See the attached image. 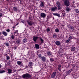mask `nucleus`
<instances>
[{
  "label": "nucleus",
  "mask_w": 79,
  "mask_h": 79,
  "mask_svg": "<svg viewBox=\"0 0 79 79\" xmlns=\"http://www.w3.org/2000/svg\"><path fill=\"white\" fill-rule=\"evenodd\" d=\"M41 59L43 61H45L46 60V58H45L44 56H42L41 57Z\"/></svg>",
  "instance_id": "nucleus-13"
},
{
  "label": "nucleus",
  "mask_w": 79,
  "mask_h": 79,
  "mask_svg": "<svg viewBox=\"0 0 79 79\" xmlns=\"http://www.w3.org/2000/svg\"><path fill=\"white\" fill-rule=\"evenodd\" d=\"M17 43L18 44H20V42H21V41L19 40H17L16 41Z\"/></svg>",
  "instance_id": "nucleus-31"
},
{
  "label": "nucleus",
  "mask_w": 79,
  "mask_h": 79,
  "mask_svg": "<svg viewBox=\"0 0 79 79\" xmlns=\"http://www.w3.org/2000/svg\"><path fill=\"white\" fill-rule=\"evenodd\" d=\"M47 32H49V31H50V29L49 28H47Z\"/></svg>",
  "instance_id": "nucleus-41"
},
{
  "label": "nucleus",
  "mask_w": 79,
  "mask_h": 79,
  "mask_svg": "<svg viewBox=\"0 0 79 79\" xmlns=\"http://www.w3.org/2000/svg\"><path fill=\"white\" fill-rule=\"evenodd\" d=\"M13 11H18L19 10L18 7L16 6H15L13 7Z\"/></svg>",
  "instance_id": "nucleus-11"
},
{
  "label": "nucleus",
  "mask_w": 79,
  "mask_h": 79,
  "mask_svg": "<svg viewBox=\"0 0 79 79\" xmlns=\"http://www.w3.org/2000/svg\"><path fill=\"white\" fill-rule=\"evenodd\" d=\"M64 4L66 6H69L70 5V2L68 0H65L64 1Z\"/></svg>",
  "instance_id": "nucleus-3"
},
{
  "label": "nucleus",
  "mask_w": 79,
  "mask_h": 79,
  "mask_svg": "<svg viewBox=\"0 0 79 79\" xmlns=\"http://www.w3.org/2000/svg\"><path fill=\"white\" fill-rule=\"evenodd\" d=\"M70 41V40L69 39H68V40H67L66 42V43H68V42H69Z\"/></svg>",
  "instance_id": "nucleus-38"
},
{
  "label": "nucleus",
  "mask_w": 79,
  "mask_h": 79,
  "mask_svg": "<svg viewBox=\"0 0 79 79\" xmlns=\"http://www.w3.org/2000/svg\"><path fill=\"white\" fill-rule=\"evenodd\" d=\"M62 15L63 16H65V15H66V13H62Z\"/></svg>",
  "instance_id": "nucleus-39"
},
{
  "label": "nucleus",
  "mask_w": 79,
  "mask_h": 79,
  "mask_svg": "<svg viewBox=\"0 0 79 79\" xmlns=\"http://www.w3.org/2000/svg\"><path fill=\"white\" fill-rule=\"evenodd\" d=\"M2 34L4 35L5 36H7V35H8V33L6 32L5 31H2Z\"/></svg>",
  "instance_id": "nucleus-16"
},
{
  "label": "nucleus",
  "mask_w": 79,
  "mask_h": 79,
  "mask_svg": "<svg viewBox=\"0 0 79 79\" xmlns=\"http://www.w3.org/2000/svg\"><path fill=\"white\" fill-rule=\"evenodd\" d=\"M2 13H0V18H2Z\"/></svg>",
  "instance_id": "nucleus-42"
},
{
  "label": "nucleus",
  "mask_w": 79,
  "mask_h": 79,
  "mask_svg": "<svg viewBox=\"0 0 79 79\" xmlns=\"http://www.w3.org/2000/svg\"><path fill=\"white\" fill-rule=\"evenodd\" d=\"M26 68H28V66H26Z\"/></svg>",
  "instance_id": "nucleus-52"
},
{
  "label": "nucleus",
  "mask_w": 79,
  "mask_h": 79,
  "mask_svg": "<svg viewBox=\"0 0 79 79\" xmlns=\"http://www.w3.org/2000/svg\"><path fill=\"white\" fill-rule=\"evenodd\" d=\"M23 42L24 43H26L27 42V39L26 38H24L23 39Z\"/></svg>",
  "instance_id": "nucleus-25"
},
{
  "label": "nucleus",
  "mask_w": 79,
  "mask_h": 79,
  "mask_svg": "<svg viewBox=\"0 0 79 79\" xmlns=\"http://www.w3.org/2000/svg\"><path fill=\"white\" fill-rule=\"evenodd\" d=\"M40 16L41 18H45L46 17V14L44 13H42L40 14Z\"/></svg>",
  "instance_id": "nucleus-9"
},
{
  "label": "nucleus",
  "mask_w": 79,
  "mask_h": 79,
  "mask_svg": "<svg viewBox=\"0 0 79 79\" xmlns=\"http://www.w3.org/2000/svg\"><path fill=\"white\" fill-rule=\"evenodd\" d=\"M71 51H75L76 48L74 47H71Z\"/></svg>",
  "instance_id": "nucleus-17"
},
{
  "label": "nucleus",
  "mask_w": 79,
  "mask_h": 79,
  "mask_svg": "<svg viewBox=\"0 0 79 79\" xmlns=\"http://www.w3.org/2000/svg\"><path fill=\"white\" fill-rule=\"evenodd\" d=\"M6 59H7V60H9L10 59V57L7 56L6 57Z\"/></svg>",
  "instance_id": "nucleus-44"
},
{
  "label": "nucleus",
  "mask_w": 79,
  "mask_h": 79,
  "mask_svg": "<svg viewBox=\"0 0 79 79\" xmlns=\"http://www.w3.org/2000/svg\"><path fill=\"white\" fill-rule=\"evenodd\" d=\"M69 39L70 40L71 39H73V36H70L69 38Z\"/></svg>",
  "instance_id": "nucleus-34"
},
{
  "label": "nucleus",
  "mask_w": 79,
  "mask_h": 79,
  "mask_svg": "<svg viewBox=\"0 0 79 79\" xmlns=\"http://www.w3.org/2000/svg\"><path fill=\"white\" fill-rule=\"evenodd\" d=\"M2 39H3V40H4V38L3 37L2 38H1Z\"/></svg>",
  "instance_id": "nucleus-50"
},
{
  "label": "nucleus",
  "mask_w": 79,
  "mask_h": 79,
  "mask_svg": "<svg viewBox=\"0 0 79 79\" xmlns=\"http://www.w3.org/2000/svg\"><path fill=\"white\" fill-rule=\"evenodd\" d=\"M39 37L38 36H34L33 38V40L34 41V42H37V39L39 38Z\"/></svg>",
  "instance_id": "nucleus-7"
},
{
  "label": "nucleus",
  "mask_w": 79,
  "mask_h": 79,
  "mask_svg": "<svg viewBox=\"0 0 79 79\" xmlns=\"http://www.w3.org/2000/svg\"><path fill=\"white\" fill-rule=\"evenodd\" d=\"M35 48H36V49H39V45L38 44H35Z\"/></svg>",
  "instance_id": "nucleus-15"
},
{
  "label": "nucleus",
  "mask_w": 79,
  "mask_h": 79,
  "mask_svg": "<svg viewBox=\"0 0 79 79\" xmlns=\"http://www.w3.org/2000/svg\"><path fill=\"white\" fill-rule=\"evenodd\" d=\"M40 40V41H41L40 42V44L41 45V44H42L43 43H44V40H43V39L42 38V37H39Z\"/></svg>",
  "instance_id": "nucleus-12"
},
{
  "label": "nucleus",
  "mask_w": 79,
  "mask_h": 79,
  "mask_svg": "<svg viewBox=\"0 0 79 79\" xmlns=\"http://www.w3.org/2000/svg\"><path fill=\"white\" fill-rule=\"evenodd\" d=\"M6 1H9V0H6Z\"/></svg>",
  "instance_id": "nucleus-53"
},
{
  "label": "nucleus",
  "mask_w": 79,
  "mask_h": 79,
  "mask_svg": "<svg viewBox=\"0 0 79 79\" xmlns=\"http://www.w3.org/2000/svg\"><path fill=\"white\" fill-rule=\"evenodd\" d=\"M55 43L56 45H57V46H59V45H60V42L59 41H56Z\"/></svg>",
  "instance_id": "nucleus-14"
},
{
  "label": "nucleus",
  "mask_w": 79,
  "mask_h": 79,
  "mask_svg": "<svg viewBox=\"0 0 79 79\" xmlns=\"http://www.w3.org/2000/svg\"><path fill=\"white\" fill-rule=\"evenodd\" d=\"M0 35H1V32H0Z\"/></svg>",
  "instance_id": "nucleus-54"
},
{
  "label": "nucleus",
  "mask_w": 79,
  "mask_h": 79,
  "mask_svg": "<svg viewBox=\"0 0 79 79\" xmlns=\"http://www.w3.org/2000/svg\"><path fill=\"white\" fill-rule=\"evenodd\" d=\"M57 8L58 10H61V7L60 6H57Z\"/></svg>",
  "instance_id": "nucleus-32"
},
{
  "label": "nucleus",
  "mask_w": 79,
  "mask_h": 79,
  "mask_svg": "<svg viewBox=\"0 0 79 79\" xmlns=\"http://www.w3.org/2000/svg\"><path fill=\"white\" fill-rule=\"evenodd\" d=\"M23 78L25 79H30L31 77V76L30 74L28 73H25L22 76Z\"/></svg>",
  "instance_id": "nucleus-1"
},
{
  "label": "nucleus",
  "mask_w": 79,
  "mask_h": 79,
  "mask_svg": "<svg viewBox=\"0 0 79 79\" xmlns=\"http://www.w3.org/2000/svg\"><path fill=\"white\" fill-rule=\"evenodd\" d=\"M19 24V23H17L16 25H15V26H17V25H18Z\"/></svg>",
  "instance_id": "nucleus-49"
},
{
  "label": "nucleus",
  "mask_w": 79,
  "mask_h": 79,
  "mask_svg": "<svg viewBox=\"0 0 79 79\" xmlns=\"http://www.w3.org/2000/svg\"><path fill=\"white\" fill-rule=\"evenodd\" d=\"M56 6H60V2L57 1L56 2Z\"/></svg>",
  "instance_id": "nucleus-22"
},
{
  "label": "nucleus",
  "mask_w": 79,
  "mask_h": 79,
  "mask_svg": "<svg viewBox=\"0 0 79 79\" xmlns=\"http://www.w3.org/2000/svg\"><path fill=\"white\" fill-rule=\"evenodd\" d=\"M54 59L53 58H51L50 59V60L51 62L52 63V62H53V61H54Z\"/></svg>",
  "instance_id": "nucleus-30"
},
{
  "label": "nucleus",
  "mask_w": 79,
  "mask_h": 79,
  "mask_svg": "<svg viewBox=\"0 0 79 79\" xmlns=\"http://www.w3.org/2000/svg\"><path fill=\"white\" fill-rule=\"evenodd\" d=\"M57 9H58V8L56 6H55V7L51 8V11H56Z\"/></svg>",
  "instance_id": "nucleus-8"
},
{
  "label": "nucleus",
  "mask_w": 79,
  "mask_h": 79,
  "mask_svg": "<svg viewBox=\"0 0 79 79\" xmlns=\"http://www.w3.org/2000/svg\"><path fill=\"white\" fill-rule=\"evenodd\" d=\"M11 38H12V39L14 40L15 39V37H14V36L13 35H12L11 36Z\"/></svg>",
  "instance_id": "nucleus-35"
},
{
  "label": "nucleus",
  "mask_w": 79,
  "mask_h": 79,
  "mask_svg": "<svg viewBox=\"0 0 79 79\" xmlns=\"http://www.w3.org/2000/svg\"><path fill=\"white\" fill-rule=\"evenodd\" d=\"M27 23L28 25H29V26H32V24H34L32 21L29 20H27Z\"/></svg>",
  "instance_id": "nucleus-4"
},
{
  "label": "nucleus",
  "mask_w": 79,
  "mask_h": 79,
  "mask_svg": "<svg viewBox=\"0 0 79 79\" xmlns=\"http://www.w3.org/2000/svg\"><path fill=\"white\" fill-rule=\"evenodd\" d=\"M72 70H70L67 72V73H66V74H69L71 73V71Z\"/></svg>",
  "instance_id": "nucleus-24"
},
{
  "label": "nucleus",
  "mask_w": 79,
  "mask_h": 79,
  "mask_svg": "<svg viewBox=\"0 0 79 79\" xmlns=\"http://www.w3.org/2000/svg\"><path fill=\"white\" fill-rule=\"evenodd\" d=\"M61 64H59L57 67V69H58L59 71H60L61 70Z\"/></svg>",
  "instance_id": "nucleus-18"
},
{
  "label": "nucleus",
  "mask_w": 79,
  "mask_h": 79,
  "mask_svg": "<svg viewBox=\"0 0 79 79\" xmlns=\"http://www.w3.org/2000/svg\"><path fill=\"white\" fill-rule=\"evenodd\" d=\"M32 62H29L28 64L29 65V66H32V64H33Z\"/></svg>",
  "instance_id": "nucleus-26"
},
{
  "label": "nucleus",
  "mask_w": 79,
  "mask_h": 79,
  "mask_svg": "<svg viewBox=\"0 0 79 79\" xmlns=\"http://www.w3.org/2000/svg\"><path fill=\"white\" fill-rule=\"evenodd\" d=\"M2 11V10H1V9H0V11Z\"/></svg>",
  "instance_id": "nucleus-55"
},
{
  "label": "nucleus",
  "mask_w": 79,
  "mask_h": 79,
  "mask_svg": "<svg viewBox=\"0 0 79 79\" xmlns=\"http://www.w3.org/2000/svg\"><path fill=\"white\" fill-rule=\"evenodd\" d=\"M6 31H7V32H10V29H8L6 30Z\"/></svg>",
  "instance_id": "nucleus-36"
},
{
  "label": "nucleus",
  "mask_w": 79,
  "mask_h": 79,
  "mask_svg": "<svg viewBox=\"0 0 79 79\" xmlns=\"http://www.w3.org/2000/svg\"><path fill=\"white\" fill-rule=\"evenodd\" d=\"M2 68V65L0 64V69H1Z\"/></svg>",
  "instance_id": "nucleus-48"
},
{
  "label": "nucleus",
  "mask_w": 79,
  "mask_h": 79,
  "mask_svg": "<svg viewBox=\"0 0 79 79\" xmlns=\"http://www.w3.org/2000/svg\"><path fill=\"white\" fill-rule=\"evenodd\" d=\"M38 56L39 57V58H41V55L39 54L38 55Z\"/></svg>",
  "instance_id": "nucleus-40"
},
{
  "label": "nucleus",
  "mask_w": 79,
  "mask_h": 79,
  "mask_svg": "<svg viewBox=\"0 0 79 79\" xmlns=\"http://www.w3.org/2000/svg\"><path fill=\"white\" fill-rule=\"evenodd\" d=\"M47 54L48 56H51V55H52V52H50V51H48L47 52Z\"/></svg>",
  "instance_id": "nucleus-20"
},
{
  "label": "nucleus",
  "mask_w": 79,
  "mask_h": 79,
  "mask_svg": "<svg viewBox=\"0 0 79 79\" xmlns=\"http://www.w3.org/2000/svg\"><path fill=\"white\" fill-rule=\"evenodd\" d=\"M70 8H69V7H68L67 8H66V10L67 11H69L70 10Z\"/></svg>",
  "instance_id": "nucleus-27"
},
{
  "label": "nucleus",
  "mask_w": 79,
  "mask_h": 79,
  "mask_svg": "<svg viewBox=\"0 0 79 79\" xmlns=\"http://www.w3.org/2000/svg\"><path fill=\"white\" fill-rule=\"evenodd\" d=\"M18 32V31L16 30L14 32V33L15 34H16V33H17V32Z\"/></svg>",
  "instance_id": "nucleus-46"
},
{
  "label": "nucleus",
  "mask_w": 79,
  "mask_h": 79,
  "mask_svg": "<svg viewBox=\"0 0 79 79\" xmlns=\"http://www.w3.org/2000/svg\"><path fill=\"white\" fill-rule=\"evenodd\" d=\"M55 31L56 32H59V29L58 28H56L55 29Z\"/></svg>",
  "instance_id": "nucleus-28"
},
{
  "label": "nucleus",
  "mask_w": 79,
  "mask_h": 79,
  "mask_svg": "<svg viewBox=\"0 0 79 79\" xmlns=\"http://www.w3.org/2000/svg\"><path fill=\"white\" fill-rule=\"evenodd\" d=\"M7 71L8 74H11V73H14L15 71H16V70L14 69H8Z\"/></svg>",
  "instance_id": "nucleus-2"
},
{
  "label": "nucleus",
  "mask_w": 79,
  "mask_h": 79,
  "mask_svg": "<svg viewBox=\"0 0 79 79\" xmlns=\"http://www.w3.org/2000/svg\"><path fill=\"white\" fill-rule=\"evenodd\" d=\"M52 15L54 16H58V17H60V14L56 13H52Z\"/></svg>",
  "instance_id": "nucleus-10"
},
{
  "label": "nucleus",
  "mask_w": 79,
  "mask_h": 79,
  "mask_svg": "<svg viewBox=\"0 0 79 79\" xmlns=\"http://www.w3.org/2000/svg\"><path fill=\"white\" fill-rule=\"evenodd\" d=\"M5 73V70H0V74H2V73Z\"/></svg>",
  "instance_id": "nucleus-21"
},
{
  "label": "nucleus",
  "mask_w": 79,
  "mask_h": 79,
  "mask_svg": "<svg viewBox=\"0 0 79 79\" xmlns=\"http://www.w3.org/2000/svg\"><path fill=\"white\" fill-rule=\"evenodd\" d=\"M57 36V35L56 34H55V33H54L53 34V37H54V38H56V37Z\"/></svg>",
  "instance_id": "nucleus-29"
},
{
  "label": "nucleus",
  "mask_w": 79,
  "mask_h": 79,
  "mask_svg": "<svg viewBox=\"0 0 79 79\" xmlns=\"http://www.w3.org/2000/svg\"><path fill=\"white\" fill-rule=\"evenodd\" d=\"M21 22L22 23H24V20H22Z\"/></svg>",
  "instance_id": "nucleus-45"
},
{
  "label": "nucleus",
  "mask_w": 79,
  "mask_h": 79,
  "mask_svg": "<svg viewBox=\"0 0 79 79\" xmlns=\"http://www.w3.org/2000/svg\"><path fill=\"white\" fill-rule=\"evenodd\" d=\"M70 30L71 31H73V30H74V27L73 26L71 27L70 28Z\"/></svg>",
  "instance_id": "nucleus-19"
},
{
  "label": "nucleus",
  "mask_w": 79,
  "mask_h": 79,
  "mask_svg": "<svg viewBox=\"0 0 79 79\" xmlns=\"http://www.w3.org/2000/svg\"><path fill=\"white\" fill-rule=\"evenodd\" d=\"M17 63L18 65H21V61H18Z\"/></svg>",
  "instance_id": "nucleus-23"
},
{
  "label": "nucleus",
  "mask_w": 79,
  "mask_h": 79,
  "mask_svg": "<svg viewBox=\"0 0 79 79\" xmlns=\"http://www.w3.org/2000/svg\"><path fill=\"white\" fill-rule=\"evenodd\" d=\"M67 27L68 28H70V26L69 25H68Z\"/></svg>",
  "instance_id": "nucleus-47"
},
{
  "label": "nucleus",
  "mask_w": 79,
  "mask_h": 79,
  "mask_svg": "<svg viewBox=\"0 0 79 79\" xmlns=\"http://www.w3.org/2000/svg\"><path fill=\"white\" fill-rule=\"evenodd\" d=\"M75 10L76 11V13H79V10L78 9H76Z\"/></svg>",
  "instance_id": "nucleus-33"
},
{
  "label": "nucleus",
  "mask_w": 79,
  "mask_h": 79,
  "mask_svg": "<svg viewBox=\"0 0 79 79\" xmlns=\"http://www.w3.org/2000/svg\"><path fill=\"white\" fill-rule=\"evenodd\" d=\"M6 46H9V43H6Z\"/></svg>",
  "instance_id": "nucleus-37"
},
{
  "label": "nucleus",
  "mask_w": 79,
  "mask_h": 79,
  "mask_svg": "<svg viewBox=\"0 0 79 79\" xmlns=\"http://www.w3.org/2000/svg\"><path fill=\"white\" fill-rule=\"evenodd\" d=\"M40 6L41 7L43 8H44V6H45V3L44 2H41V3L40 4Z\"/></svg>",
  "instance_id": "nucleus-6"
},
{
  "label": "nucleus",
  "mask_w": 79,
  "mask_h": 79,
  "mask_svg": "<svg viewBox=\"0 0 79 79\" xmlns=\"http://www.w3.org/2000/svg\"><path fill=\"white\" fill-rule=\"evenodd\" d=\"M13 28L14 29V28H15V27H13Z\"/></svg>",
  "instance_id": "nucleus-51"
},
{
  "label": "nucleus",
  "mask_w": 79,
  "mask_h": 79,
  "mask_svg": "<svg viewBox=\"0 0 79 79\" xmlns=\"http://www.w3.org/2000/svg\"><path fill=\"white\" fill-rule=\"evenodd\" d=\"M14 49L15 50H16L17 49V47H14Z\"/></svg>",
  "instance_id": "nucleus-43"
},
{
  "label": "nucleus",
  "mask_w": 79,
  "mask_h": 79,
  "mask_svg": "<svg viewBox=\"0 0 79 79\" xmlns=\"http://www.w3.org/2000/svg\"><path fill=\"white\" fill-rule=\"evenodd\" d=\"M56 75V72H54L51 75V78H55Z\"/></svg>",
  "instance_id": "nucleus-5"
},
{
  "label": "nucleus",
  "mask_w": 79,
  "mask_h": 79,
  "mask_svg": "<svg viewBox=\"0 0 79 79\" xmlns=\"http://www.w3.org/2000/svg\"><path fill=\"white\" fill-rule=\"evenodd\" d=\"M19 0V1H20V2H21V0Z\"/></svg>",
  "instance_id": "nucleus-56"
}]
</instances>
